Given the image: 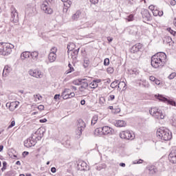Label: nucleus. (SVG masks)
<instances>
[{"label": "nucleus", "mask_w": 176, "mask_h": 176, "mask_svg": "<svg viewBox=\"0 0 176 176\" xmlns=\"http://www.w3.org/2000/svg\"><path fill=\"white\" fill-rule=\"evenodd\" d=\"M167 56L164 52L157 53L151 57V65L154 68H159L164 64Z\"/></svg>", "instance_id": "1"}, {"label": "nucleus", "mask_w": 176, "mask_h": 176, "mask_svg": "<svg viewBox=\"0 0 176 176\" xmlns=\"http://www.w3.org/2000/svg\"><path fill=\"white\" fill-rule=\"evenodd\" d=\"M149 113L157 120H163L166 118V113L163 110V107H152L149 110Z\"/></svg>", "instance_id": "2"}, {"label": "nucleus", "mask_w": 176, "mask_h": 176, "mask_svg": "<svg viewBox=\"0 0 176 176\" xmlns=\"http://www.w3.org/2000/svg\"><path fill=\"white\" fill-rule=\"evenodd\" d=\"M157 137H160L164 141H170L173 138V133L167 128H160L157 131Z\"/></svg>", "instance_id": "3"}, {"label": "nucleus", "mask_w": 176, "mask_h": 176, "mask_svg": "<svg viewBox=\"0 0 176 176\" xmlns=\"http://www.w3.org/2000/svg\"><path fill=\"white\" fill-rule=\"evenodd\" d=\"M14 46L10 43H0V56H9Z\"/></svg>", "instance_id": "4"}, {"label": "nucleus", "mask_w": 176, "mask_h": 176, "mask_svg": "<svg viewBox=\"0 0 176 176\" xmlns=\"http://www.w3.org/2000/svg\"><path fill=\"white\" fill-rule=\"evenodd\" d=\"M155 98H157V100H159V101H162V102L168 104L169 105H171L172 107H176L175 101H174L173 100L167 99V98L163 96V95L158 94V95H155Z\"/></svg>", "instance_id": "5"}, {"label": "nucleus", "mask_w": 176, "mask_h": 176, "mask_svg": "<svg viewBox=\"0 0 176 176\" xmlns=\"http://www.w3.org/2000/svg\"><path fill=\"white\" fill-rule=\"evenodd\" d=\"M57 47H52L48 55V60L50 63H54L57 60Z\"/></svg>", "instance_id": "6"}, {"label": "nucleus", "mask_w": 176, "mask_h": 176, "mask_svg": "<svg viewBox=\"0 0 176 176\" xmlns=\"http://www.w3.org/2000/svg\"><path fill=\"white\" fill-rule=\"evenodd\" d=\"M120 138L122 140H134V134L130 131H122L119 134Z\"/></svg>", "instance_id": "7"}, {"label": "nucleus", "mask_w": 176, "mask_h": 176, "mask_svg": "<svg viewBox=\"0 0 176 176\" xmlns=\"http://www.w3.org/2000/svg\"><path fill=\"white\" fill-rule=\"evenodd\" d=\"M28 74L32 78H36V79H41L43 78V72L38 69H30L28 71Z\"/></svg>", "instance_id": "8"}, {"label": "nucleus", "mask_w": 176, "mask_h": 176, "mask_svg": "<svg viewBox=\"0 0 176 176\" xmlns=\"http://www.w3.org/2000/svg\"><path fill=\"white\" fill-rule=\"evenodd\" d=\"M61 97H63V100H68V98L75 97V93L71 92V89L66 88L63 91Z\"/></svg>", "instance_id": "9"}, {"label": "nucleus", "mask_w": 176, "mask_h": 176, "mask_svg": "<svg viewBox=\"0 0 176 176\" xmlns=\"http://www.w3.org/2000/svg\"><path fill=\"white\" fill-rule=\"evenodd\" d=\"M41 9L45 12V13H47V14H52V13H53V10L50 8V5L47 1L43 3L41 5Z\"/></svg>", "instance_id": "10"}, {"label": "nucleus", "mask_w": 176, "mask_h": 176, "mask_svg": "<svg viewBox=\"0 0 176 176\" xmlns=\"http://www.w3.org/2000/svg\"><path fill=\"white\" fill-rule=\"evenodd\" d=\"M85 127H86V123H85V121L82 120H78L77 124V134H78V135L82 134V131Z\"/></svg>", "instance_id": "11"}, {"label": "nucleus", "mask_w": 176, "mask_h": 176, "mask_svg": "<svg viewBox=\"0 0 176 176\" xmlns=\"http://www.w3.org/2000/svg\"><path fill=\"white\" fill-rule=\"evenodd\" d=\"M103 129V135H113L115 131L111 127L104 126Z\"/></svg>", "instance_id": "12"}, {"label": "nucleus", "mask_w": 176, "mask_h": 176, "mask_svg": "<svg viewBox=\"0 0 176 176\" xmlns=\"http://www.w3.org/2000/svg\"><path fill=\"white\" fill-rule=\"evenodd\" d=\"M142 16L143 17V20L144 21H151V14L149 13V11L148 10H143L142 11Z\"/></svg>", "instance_id": "13"}, {"label": "nucleus", "mask_w": 176, "mask_h": 176, "mask_svg": "<svg viewBox=\"0 0 176 176\" xmlns=\"http://www.w3.org/2000/svg\"><path fill=\"white\" fill-rule=\"evenodd\" d=\"M78 170L80 171H85L86 170H89V166H87V163L85 161H80L78 164Z\"/></svg>", "instance_id": "14"}, {"label": "nucleus", "mask_w": 176, "mask_h": 176, "mask_svg": "<svg viewBox=\"0 0 176 176\" xmlns=\"http://www.w3.org/2000/svg\"><path fill=\"white\" fill-rule=\"evenodd\" d=\"M11 21L13 23L19 22V14L16 10H13L11 12Z\"/></svg>", "instance_id": "15"}, {"label": "nucleus", "mask_w": 176, "mask_h": 176, "mask_svg": "<svg viewBox=\"0 0 176 176\" xmlns=\"http://www.w3.org/2000/svg\"><path fill=\"white\" fill-rule=\"evenodd\" d=\"M141 49H142V45H141V43L135 44L131 47V53H133V54L138 53V52H140Z\"/></svg>", "instance_id": "16"}, {"label": "nucleus", "mask_w": 176, "mask_h": 176, "mask_svg": "<svg viewBox=\"0 0 176 176\" xmlns=\"http://www.w3.org/2000/svg\"><path fill=\"white\" fill-rule=\"evenodd\" d=\"M30 57H31V52L28 51L23 52L20 55L21 61H25V60L30 58Z\"/></svg>", "instance_id": "17"}, {"label": "nucleus", "mask_w": 176, "mask_h": 176, "mask_svg": "<svg viewBox=\"0 0 176 176\" xmlns=\"http://www.w3.org/2000/svg\"><path fill=\"white\" fill-rule=\"evenodd\" d=\"M19 105H20V102H19V101L10 102L9 104L10 111L13 112V111H14V109H16V108H17V107H19Z\"/></svg>", "instance_id": "18"}, {"label": "nucleus", "mask_w": 176, "mask_h": 176, "mask_svg": "<svg viewBox=\"0 0 176 176\" xmlns=\"http://www.w3.org/2000/svg\"><path fill=\"white\" fill-rule=\"evenodd\" d=\"M126 121L122 120H116L114 122L116 127H126Z\"/></svg>", "instance_id": "19"}, {"label": "nucleus", "mask_w": 176, "mask_h": 176, "mask_svg": "<svg viewBox=\"0 0 176 176\" xmlns=\"http://www.w3.org/2000/svg\"><path fill=\"white\" fill-rule=\"evenodd\" d=\"M168 159H169L170 163L175 164H176V153H175V152L172 151L168 155Z\"/></svg>", "instance_id": "20"}, {"label": "nucleus", "mask_w": 176, "mask_h": 176, "mask_svg": "<svg viewBox=\"0 0 176 176\" xmlns=\"http://www.w3.org/2000/svg\"><path fill=\"white\" fill-rule=\"evenodd\" d=\"M24 145L26 148H31V146H34V145H35V142L31 140H26L24 142Z\"/></svg>", "instance_id": "21"}, {"label": "nucleus", "mask_w": 176, "mask_h": 176, "mask_svg": "<svg viewBox=\"0 0 176 176\" xmlns=\"http://www.w3.org/2000/svg\"><path fill=\"white\" fill-rule=\"evenodd\" d=\"M10 72H12V67L8 65L5 66L3 71V76H8V74H10Z\"/></svg>", "instance_id": "22"}, {"label": "nucleus", "mask_w": 176, "mask_h": 176, "mask_svg": "<svg viewBox=\"0 0 176 176\" xmlns=\"http://www.w3.org/2000/svg\"><path fill=\"white\" fill-rule=\"evenodd\" d=\"M39 56V53L36 51H34L30 52V56L32 57V59L33 61H36L38 60V57Z\"/></svg>", "instance_id": "23"}, {"label": "nucleus", "mask_w": 176, "mask_h": 176, "mask_svg": "<svg viewBox=\"0 0 176 176\" xmlns=\"http://www.w3.org/2000/svg\"><path fill=\"white\" fill-rule=\"evenodd\" d=\"M95 135H104V131L102 127L97 128L94 131Z\"/></svg>", "instance_id": "24"}, {"label": "nucleus", "mask_w": 176, "mask_h": 176, "mask_svg": "<svg viewBox=\"0 0 176 176\" xmlns=\"http://www.w3.org/2000/svg\"><path fill=\"white\" fill-rule=\"evenodd\" d=\"M80 14H82V12L80 11H77L72 16V20H73V21H76V20L80 17Z\"/></svg>", "instance_id": "25"}, {"label": "nucleus", "mask_w": 176, "mask_h": 176, "mask_svg": "<svg viewBox=\"0 0 176 176\" xmlns=\"http://www.w3.org/2000/svg\"><path fill=\"white\" fill-rule=\"evenodd\" d=\"M147 168L149 171V174H151L152 175L157 173V168H155V166H148Z\"/></svg>", "instance_id": "26"}, {"label": "nucleus", "mask_w": 176, "mask_h": 176, "mask_svg": "<svg viewBox=\"0 0 176 176\" xmlns=\"http://www.w3.org/2000/svg\"><path fill=\"white\" fill-rule=\"evenodd\" d=\"M89 87V83L86 80H82L81 87H80V91H83V90L87 89Z\"/></svg>", "instance_id": "27"}, {"label": "nucleus", "mask_w": 176, "mask_h": 176, "mask_svg": "<svg viewBox=\"0 0 176 176\" xmlns=\"http://www.w3.org/2000/svg\"><path fill=\"white\" fill-rule=\"evenodd\" d=\"M62 2H64V6L66 8L63 9V11L68 12V8H71V1L68 2V0H61Z\"/></svg>", "instance_id": "28"}, {"label": "nucleus", "mask_w": 176, "mask_h": 176, "mask_svg": "<svg viewBox=\"0 0 176 176\" xmlns=\"http://www.w3.org/2000/svg\"><path fill=\"white\" fill-rule=\"evenodd\" d=\"M107 168V164H101L96 166V170L98 171H101V170H105Z\"/></svg>", "instance_id": "29"}, {"label": "nucleus", "mask_w": 176, "mask_h": 176, "mask_svg": "<svg viewBox=\"0 0 176 176\" xmlns=\"http://www.w3.org/2000/svg\"><path fill=\"white\" fill-rule=\"evenodd\" d=\"M83 80H87V79L86 78L77 79L74 81V85H76V86H80V85H82V83H83Z\"/></svg>", "instance_id": "30"}, {"label": "nucleus", "mask_w": 176, "mask_h": 176, "mask_svg": "<svg viewBox=\"0 0 176 176\" xmlns=\"http://www.w3.org/2000/svg\"><path fill=\"white\" fill-rule=\"evenodd\" d=\"M76 45L75 43H70L67 45V50L68 52H72V50H74V49H75Z\"/></svg>", "instance_id": "31"}, {"label": "nucleus", "mask_w": 176, "mask_h": 176, "mask_svg": "<svg viewBox=\"0 0 176 176\" xmlns=\"http://www.w3.org/2000/svg\"><path fill=\"white\" fill-rule=\"evenodd\" d=\"M98 121V116L97 115L94 116L91 120V125L94 126V124H96V123H97Z\"/></svg>", "instance_id": "32"}, {"label": "nucleus", "mask_w": 176, "mask_h": 176, "mask_svg": "<svg viewBox=\"0 0 176 176\" xmlns=\"http://www.w3.org/2000/svg\"><path fill=\"white\" fill-rule=\"evenodd\" d=\"M69 69L65 72V74L68 75V74H71V72H74V67H72V65L71 63L68 64Z\"/></svg>", "instance_id": "33"}, {"label": "nucleus", "mask_w": 176, "mask_h": 176, "mask_svg": "<svg viewBox=\"0 0 176 176\" xmlns=\"http://www.w3.org/2000/svg\"><path fill=\"white\" fill-rule=\"evenodd\" d=\"M89 65H90V60H89V58H85L84 59V64H83L84 68H87V67H89Z\"/></svg>", "instance_id": "34"}, {"label": "nucleus", "mask_w": 176, "mask_h": 176, "mask_svg": "<svg viewBox=\"0 0 176 176\" xmlns=\"http://www.w3.org/2000/svg\"><path fill=\"white\" fill-rule=\"evenodd\" d=\"M89 87H91V89H96V87H98V84H97V82H95L94 81H92L89 84Z\"/></svg>", "instance_id": "35"}, {"label": "nucleus", "mask_w": 176, "mask_h": 176, "mask_svg": "<svg viewBox=\"0 0 176 176\" xmlns=\"http://www.w3.org/2000/svg\"><path fill=\"white\" fill-rule=\"evenodd\" d=\"M126 82H124V81H122L118 83V88L119 89H122L126 87Z\"/></svg>", "instance_id": "36"}, {"label": "nucleus", "mask_w": 176, "mask_h": 176, "mask_svg": "<svg viewBox=\"0 0 176 176\" xmlns=\"http://www.w3.org/2000/svg\"><path fill=\"white\" fill-rule=\"evenodd\" d=\"M118 85H119V81L115 80L111 84L110 86L111 87H112V89H115V87H116Z\"/></svg>", "instance_id": "37"}, {"label": "nucleus", "mask_w": 176, "mask_h": 176, "mask_svg": "<svg viewBox=\"0 0 176 176\" xmlns=\"http://www.w3.org/2000/svg\"><path fill=\"white\" fill-rule=\"evenodd\" d=\"M107 71L108 74H112L115 72V69H113V67H109Z\"/></svg>", "instance_id": "38"}, {"label": "nucleus", "mask_w": 176, "mask_h": 176, "mask_svg": "<svg viewBox=\"0 0 176 176\" xmlns=\"http://www.w3.org/2000/svg\"><path fill=\"white\" fill-rule=\"evenodd\" d=\"M34 99H35V101H36V102L41 101V100H42V96L39 94L35 95Z\"/></svg>", "instance_id": "39"}, {"label": "nucleus", "mask_w": 176, "mask_h": 176, "mask_svg": "<svg viewBox=\"0 0 176 176\" xmlns=\"http://www.w3.org/2000/svg\"><path fill=\"white\" fill-rule=\"evenodd\" d=\"M176 77V73L175 72H173L171 73L168 76V78L171 80L173 79H174V78Z\"/></svg>", "instance_id": "40"}, {"label": "nucleus", "mask_w": 176, "mask_h": 176, "mask_svg": "<svg viewBox=\"0 0 176 176\" xmlns=\"http://www.w3.org/2000/svg\"><path fill=\"white\" fill-rule=\"evenodd\" d=\"M144 160L140 159L139 160H135L133 162V164H142Z\"/></svg>", "instance_id": "41"}, {"label": "nucleus", "mask_w": 176, "mask_h": 176, "mask_svg": "<svg viewBox=\"0 0 176 176\" xmlns=\"http://www.w3.org/2000/svg\"><path fill=\"white\" fill-rule=\"evenodd\" d=\"M113 113L116 114L120 113V108L118 107L112 110Z\"/></svg>", "instance_id": "42"}, {"label": "nucleus", "mask_w": 176, "mask_h": 176, "mask_svg": "<svg viewBox=\"0 0 176 176\" xmlns=\"http://www.w3.org/2000/svg\"><path fill=\"white\" fill-rule=\"evenodd\" d=\"M126 20H128V21H133L134 20V16L133 14L129 15L126 18Z\"/></svg>", "instance_id": "43"}, {"label": "nucleus", "mask_w": 176, "mask_h": 176, "mask_svg": "<svg viewBox=\"0 0 176 176\" xmlns=\"http://www.w3.org/2000/svg\"><path fill=\"white\" fill-rule=\"evenodd\" d=\"M167 31H168L171 35H175L176 34L175 31L173 30L170 28H167Z\"/></svg>", "instance_id": "44"}, {"label": "nucleus", "mask_w": 176, "mask_h": 176, "mask_svg": "<svg viewBox=\"0 0 176 176\" xmlns=\"http://www.w3.org/2000/svg\"><path fill=\"white\" fill-rule=\"evenodd\" d=\"M6 166H8V163H6V162H3V167L1 168L2 171H5V170H6Z\"/></svg>", "instance_id": "45"}, {"label": "nucleus", "mask_w": 176, "mask_h": 176, "mask_svg": "<svg viewBox=\"0 0 176 176\" xmlns=\"http://www.w3.org/2000/svg\"><path fill=\"white\" fill-rule=\"evenodd\" d=\"M104 65H109V58H105L104 60Z\"/></svg>", "instance_id": "46"}, {"label": "nucleus", "mask_w": 176, "mask_h": 176, "mask_svg": "<svg viewBox=\"0 0 176 176\" xmlns=\"http://www.w3.org/2000/svg\"><path fill=\"white\" fill-rule=\"evenodd\" d=\"M109 101H113L115 100V95H110L108 98Z\"/></svg>", "instance_id": "47"}, {"label": "nucleus", "mask_w": 176, "mask_h": 176, "mask_svg": "<svg viewBox=\"0 0 176 176\" xmlns=\"http://www.w3.org/2000/svg\"><path fill=\"white\" fill-rule=\"evenodd\" d=\"M15 124H16V122L12 121L11 124L8 126V129H12V127H14Z\"/></svg>", "instance_id": "48"}, {"label": "nucleus", "mask_w": 176, "mask_h": 176, "mask_svg": "<svg viewBox=\"0 0 176 176\" xmlns=\"http://www.w3.org/2000/svg\"><path fill=\"white\" fill-rule=\"evenodd\" d=\"M37 109H38V111H43V109H45V106H43V104H41L37 107Z\"/></svg>", "instance_id": "49"}, {"label": "nucleus", "mask_w": 176, "mask_h": 176, "mask_svg": "<svg viewBox=\"0 0 176 176\" xmlns=\"http://www.w3.org/2000/svg\"><path fill=\"white\" fill-rule=\"evenodd\" d=\"M153 14L155 16H159V10H155L154 11H153Z\"/></svg>", "instance_id": "50"}, {"label": "nucleus", "mask_w": 176, "mask_h": 176, "mask_svg": "<svg viewBox=\"0 0 176 176\" xmlns=\"http://www.w3.org/2000/svg\"><path fill=\"white\" fill-rule=\"evenodd\" d=\"M149 80H151V82H155V81L156 80V78H155V76H151L149 77Z\"/></svg>", "instance_id": "51"}, {"label": "nucleus", "mask_w": 176, "mask_h": 176, "mask_svg": "<svg viewBox=\"0 0 176 176\" xmlns=\"http://www.w3.org/2000/svg\"><path fill=\"white\" fill-rule=\"evenodd\" d=\"M76 57H78V56L76 55V54H75V52H73L72 54V58L76 59Z\"/></svg>", "instance_id": "52"}, {"label": "nucleus", "mask_w": 176, "mask_h": 176, "mask_svg": "<svg viewBox=\"0 0 176 176\" xmlns=\"http://www.w3.org/2000/svg\"><path fill=\"white\" fill-rule=\"evenodd\" d=\"M148 9L150 10H151L152 12H153L155 10V6H153V5L149 6Z\"/></svg>", "instance_id": "53"}, {"label": "nucleus", "mask_w": 176, "mask_h": 176, "mask_svg": "<svg viewBox=\"0 0 176 176\" xmlns=\"http://www.w3.org/2000/svg\"><path fill=\"white\" fill-rule=\"evenodd\" d=\"M170 3L171 6H175L176 1L175 0H171Z\"/></svg>", "instance_id": "54"}, {"label": "nucleus", "mask_w": 176, "mask_h": 176, "mask_svg": "<svg viewBox=\"0 0 176 176\" xmlns=\"http://www.w3.org/2000/svg\"><path fill=\"white\" fill-rule=\"evenodd\" d=\"M40 123H46L47 122V119L43 118L39 120Z\"/></svg>", "instance_id": "55"}, {"label": "nucleus", "mask_w": 176, "mask_h": 176, "mask_svg": "<svg viewBox=\"0 0 176 176\" xmlns=\"http://www.w3.org/2000/svg\"><path fill=\"white\" fill-rule=\"evenodd\" d=\"M154 83L155 85H157V86L160 85V80H159L158 79H156L155 81H154Z\"/></svg>", "instance_id": "56"}, {"label": "nucleus", "mask_w": 176, "mask_h": 176, "mask_svg": "<svg viewBox=\"0 0 176 176\" xmlns=\"http://www.w3.org/2000/svg\"><path fill=\"white\" fill-rule=\"evenodd\" d=\"M54 100H60V94H56L54 97Z\"/></svg>", "instance_id": "57"}, {"label": "nucleus", "mask_w": 176, "mask_h": 176, "mask_svg": "<svg viewBox=\"0 0 176 176\" xmlns=\"http://www.w3.org/2000/svg\"><path fill=\"white\" fill-rule=\"evenodd\" d=\"M91 3H94V5H96V3H98V0H89Z\"/></svg>", "instance_id": "58"}, {"label": "nucleus", "mask_w": 176, "mask_h": 176, "mask_svg": "<svg viewBox=\"0 0 176 176\" xmlns=\"http://www.w3.org/2000/svg\"><path fill=\"white\" fill-rule=\"evenodd\" d=\"M100 102H102V104H104L105 99L104 98V97H101V98H100Z\"/></svg>", "instance_id": "59"}, {"label": "nucleus", "mask_w": 176, "mask_h": 176, "mask_svg": "<svg viewBox=\"0 0 176 176\" xmlns=\"http://www.w3.org/2000/svg\"><path fill=\"white\" fill-rule=\"evenodd\" d=\"M158 16H160V17H162V16H163V11H158Z\"/></svg>", "instance_id": "60"}, {"label": "nucleus", "mask_w": 176, "mask_h": 176, "mask_svg": "<svg viewBox=\"0 0 176 176\" xmlns=\"http://www.w3.org/2000/svg\"><path fill=\"white\" fill-rule=\"evenodd\" d=\"M80 104H81V105H85V104H86V100H82L80 101Z\"/></svg>", "instance_id": "61"}, {"label": "nucleus", "mask_w": 176, "mask_h": 176, "mask_svg": "<svg viewBox=\"0 0 176 176\" xmlns=\"http://www.w3.org/2000/svg\"><path fill=\"white\" fill-rule=\"evenodd\" d=\"M51 171L54 173H56V169L54 167H52V168H51Z\"/></svg>", "instance_id": "62"}, {"label": "nucleus", "mask_w": 176, "mask_h": 176, "mask_svg": "<svg viewBox=\"0 0 176 176\" xmlns=\"http://www.w3.org/2000/svg\"><path fill=\"white\" fill-rule=\"evenodd\" d=\"M120 167H126V164L124 163H120Z\"/></svg>", "instance_id": "63"}, {"label": "nucleus", "mask_w": 176, "mask_h": 176, "mask_svg": "<svg viewBox=\"0 0 176 176\" xmlns=\"http://www.w3.org/2000/svg\"><path fill=\"white\" fill-rule=\"evenodd\" d=\"M107 41H109V42H112V41H113V38H112L111 37H108Z\"/></svg>", "instance_id": "64"}]
</instances>
